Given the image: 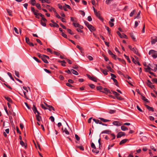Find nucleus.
Segmentation results:
<instances>
[{
    "instance_id": "e2e57ef3",
    "label": "nucleus",
    "mask_w": 157,
    "mask_h": 157,
    "mask_svg": "<svg viewBox=\"0 0 157 157\" xmlns=\"http://www.w3.org/2000/svg\"><path fill=\"white\" fill-rule=\"evenodd\" d=\"M93 120L94 121L96 124H98L99 123V120L98 119H93Z\"/></svg>"
},
{
    "instance_id": "4d7b16f0",
    "label": "nucleus",
    "mask_w": 157,
    "mask_h": 157,
    "mask_svg": "<svg viewBox=\"0 0 157 157\" xmlns=\"http://www.w3.org/2000/svg\"><path fill=\"white\" fill-rule=\"evenodd\" d=\"M75 138L76 140H77L78 141L79 140L80 138L78 136L77 134H75Z\"/></svg>"
},
{
    "instance_id": "7ed1b4c3",
    "label": "nucleus",
    "mask_w": 157,
    "mask_h": 157,
    "mask_svg": "<svg viewBox=\"0 0 157 157\" xmlns=\"http://www.w3.org/2000/svg\"><path fill=\"white\" fill-rule=\"evenodd\" d=\"M43 57H42L41 59L43 61V62L46 63H48V62L47 60V59H49V57L47 56L43 55Z\"/></svg>"
},
{
    "instance_id": "864d4df0",
    "label": "nucleus",
    "mask_w": 157,
    "mask_h": 157,
    "mask_svg": "<svg viewBox=\"0 0 157 157\" xmlns=\"http://www.w3.org/2000/svg\"><path fill=\"white\" fill-rule=\"evenodd\" d=\"M61 35L64 37L66 38H67V35L66 34H65L64 33L62 32V33Z\"/></svg>"
},
{
    "instance_id": "5701e85b",
    "label": "nucleus",
    "mask_w": 157,
    "mask_h": 157,
    "mask_svg": "<svg viewBox=\"0 0 157 157\" xmlns=\"http://www.w3.org/2000/svg\"><path fill=\"white\" fill-rule=\"evenodd\" d=\"M6 10L7 13H8L9 15L10 16H12V11L11 10L9 9H6Z\"/></svg>"
},
{
    "instance_id": "72a5a7b5",
    "label": "nucleus",
    "mask_w": 157,
    "mask_h": 157,
    "mask_svg": "<svg viewBox=\"0 0 157 157\" xmlns=\"http://www.w3.org/2000/svg\"><path fill=\"white\" fill-rule=\"evenodd\" d=\"M36 2L35 0H31V4L33 6H35L36 3Z\"/></svg>"
},
{
    "instance_id": "393cba45",
    "label": "nucleus",
    "mask_w": 157,
    "mask_h": 157,
    "mask_svg": "<svg viewBox=\"0 0 157 157\" xmlns=\"http://www.w3.org/2000/svg\"><path fill=\"white\" fill-rule=\"evenodd\" d=\"M96 89L97 90H99L101 92V91L103 90V87L101 86H97L96 87Z\"/></svg>"
},
{
    "instance_id": "20e7f679",
    "label": "nucleus",
    "mask_w": 157,
    "mask_h": 157,
    "mask_svg": "<svg viewBox=\"0 0 157 157\" xmlns=\"http://www.w3.org/2000/svg\"><path fill=\"white\" fill-rule=\"evenodd\" d=\"M40 107L42 108H47V107H48V108H54V107L52 105H48L47 103L44 102V104L41 103L40 104Z\"/></svg>"
},
{
    "instance_id": "2eb2a0df",
    "label": "nucleus",
    "mask_w": 157,
    "mask_h": 157,
    "mask_svg": "<svg viewBox=\"0 0 157 157\" xmlns=\"http://www.w3.org/2000/svg\"><path fill=\"white\" fill-rule=\"evenodd\" d=\"M132 51L133 52L135 53L137 55H139V54L138 53V50L135 47L133 48V49H132Z\"/></svg>"
},
{
    "instance_id": "dca6fc26",
    "label": "nucleus",
    "mask_w": 157,
    "mask_h": 157,
    "mask_svg": "<svg viewBox=\"0 0 157 157\" xmlns=\"http://www.w3.org/2000/svg\"><path fill=\"white\" fill-rule=\"evenodd\" d=\"M113 124L114 125L117 126H119L121 125V124L119 123V121H115L113 122Z\"/></svg>"
},
{
    "instance_id": "09e8293b",
    "label": "nucleus",
    "mask_w": 157,
    "mask_h": 157,
    "mask_svg": "<svg viewBox=\"0 0 157 157\" xmlns=\"http://www.w3.org/2000/svg\"><path fill=\"white\" fill-rule=\"evenodd\" d=\"M40 24L42 26H46V24L45 22H43L42 20H41L40 21Z\"/></svg>"
},
{
    "instance_id": "0e129e2a",
    "label": "nucleus",
    "mask_w": 157,
    "mask_h": 157,
    "mask_svg": "<svg viewBox=\"0 0 157 157\" xmlns=\"http://www.w3.org/2000/svg\"><path fill=\"white\" fill-rule=\"evenodd\" d=\"M105 28L108 31V33H110L111 30L109 29V28L107 26H105Z\"/></svg>"
},
{
    "instance_id": "603ef678",
    "label": "nucleus",
    "mask_w": 157,
    "mask_h": 157,
    "mask_svg": "<svg viewBox=\"0 0 157 157\" xmlns=\"http://www.w3.org/2000/svg\"><path fill=\"white\" fill-rule=\"evenodd\" d=\"M58 6L60 9L62 10L63 9V7L60 4H58Z\"/></svg>"
},
{
    "instance_id": "f3484780",
    "label": "nucleus",
    "mask_w": 157,
    "mask_h": 157,
    "mask_svg": "<svg viewBox=\"0 0 157 157\" xmlns=\"http://www.w3.org/2000/svg\"><path fill=\"white\" fill-rule=\"evenodd\" d=\"M111 132V131L110 130H106L104 131H103L101 133H106L107 134H109Z\"/></svg>"
},
{
    "instance_id": "a18cd8bd",
    "label": "nucleus",
    "mask_w": 157,
    "mask_h": 157,
    "mask_svg": "<svg viewBox=\"0 0 157 157\" xmlns=\"http://www.w3.org/2000/svg\"><path fill=\"white\" fill-rule=\"evenodd\" d=\"M64 132L67 135H69V132L68 131V130L66 128H65Z\"/></svg>"
},
{
    "instance_id": "774afa93",
    "label": "nucleus",
    "mask_w": 157,
    "mask_h": 157,
    "mask_svg": "<svg viewBox=\"0 0 157 157\" xmlns=\"http://www.w3.org/2000/svg\"><path fill=\"white\" fill-rule=\"evenodd\" d=\"M44 70L47 73L50 74L51 73V71H49V70H48L47 69L44 68Z\"/></svg>"
},
{
    "instance_id": "f704fd0d",
    "label": "nucleus",
    "mask_w": 157,
    "mask_h": 157,
    "mask_svg": "<svg viewBox=\"0 0 157 157\" xmlns=\"http://www.w3.org/2000/svg\"><path fill=\"white\" fill-rule=\"evenodd\" d=\"M136 11L135 10H132L130 14V16L131 17H132L135 13V12Z\"/></svg>"
},
{
    "instance_id": "49530a36",
    "label": "nucleus",
    "mask_w": 157,
    "mask_h": 157,
    "mask_svg": "<svg viewBox=\"0 0 157 157\" xmlns=\"http://www.w3.org/2000/svg\"><path fill=\"white\" fill-rule=\"evenodd\" d=\"M25 39V41H26V43L27 44H29L30 41H29V38L26 37Z\"/></svg>"
},
{
    "instance_id": "6ab92c4d",
    "label": "nucleus",
    "mask_w": 157,
    "mask_h": 157,
    "mask_svg": "<svg viewBox=\"0 0 157 157\" xmlns=\"http://www.w3.org/2000/svg\"><path fill=\"white\" fill-rule=\"evenodd\" d=\"M36 120L38 121H40L42 119L40 115H36Z\"/></svg>"
},
{
    "instance_id": "338daca9",
    "label": "nucleus",
    "mask_w": 157,
    "mask_h": 157,
    "mask_svg": "<svg viewBox=\"0 0 157 157\" xmlns=\"http://www.w3.org/2000/svg\"><path fill=\"white\" fill-rule=\"evenodd\" d=\"M37 56L40 58H42L43 56V55H41L39 53H37Z\"/></svg>"
},
{
    "instance_id": "2f4dec72",
    "label": "nucleus",
    "mask_w": 157,
    "mask_h": 157,
    "mask_svg": "<svg viewBox=\"0 0 157 157\" xmlns=\"http://www.w3.org/2000/svg\"><path fill=\"white\" fill-rule=\"evenodd\" d=\"M5 110L7 114L8 115H9V113H10V114L11 113H12L10 111V110L9 109L8 110V109H4Z\"/></svg>"
},
{
    "instance_id": "bf43d9fd",
    "label": "nucleus",
    "mask_w": 157,
    "mask_h": 157,
    "mask_svg": "<svg viewBox=\"0 0 157 157\" xmlns=\"http://www.w3.org/2000/svg\"><path fill=\"white\" fill-rule=\"evenodd\" d=\"M92 151L94 153H95L96 154H97L99 152V151L98 150H96L94 149H93L92 150Z\"/></svg>"
},
{
    "instance_id": "8fccbe9b",
    "label": "nucleus",
    "mask_w": 157,
    "mask_h": 157,
    "mask_svg": "<svg viewBox=\"0 0 157 157\" xmlns=\"http://www.w3.org/2000/svg\"><path fill=\"white\" fill-rule=\"evenodd\" d=\"M76 147L78 148L80 150H81L82 151H83L84 150V147L82 146H76Z\"/></svg>"
},
{
    "instance_id": "cd10ccee",
    "label": "nucleus",
    "mask_w": 157,
    "mask_h": 157,
    "mask_svg": "<svg viewBox=\"0 0 157 157\" xmlns=\"http://www.w3.org/2000/svg\"><path fill=\"white\" fill-rule=\"evenodd\" d=\"M106 68L112 72H113L114 70L111 68L110 66H108L106 67Z\"/></svg>"
},
{
    "instance_id": "f8f14e48",
    "label": "nucleus",
    "mask_w": 157,
    "mask_h": 157,
    "mask_svg": "<svg viewBox=\"0 0 157 157\" xmlns=\"http://www.w3.org/2000/svg\"><path fill=\"white\" fill-rule=\"evenodd\" d=\"M151 42L152 44H155L157 42V36L156 37L155 39H153L151 37Z\"/></svg>"
},
{
    "instance_id": "3c124183",
    "label": "nucleus",
    "mask_w": 157,
    "mask_h": 157,
    "mask_svg": "<svg viewBox=\"0 0 157 157\" xmlns=\"http://www.w3.org/2000/svg\"><path fill=\"white\" fill-rule=\"evenodd\" d=\"M73 24L75 27H78V25H79V24L78 23H76L74 22L73 23Z\"/></svg>"
},
{
    "instance_id": "e433bc0d",
    "label": "nucleus",
    "mask_w": 157,
    "mask_h": 157,
    "mask_svg": "<svg viewBox=\"0 0 157 157\" xmlns=\"http://www.w3.org/2000/svg\"><path fill=\"white\" fill-rule=\"evenodd\" d=\"M6 99L9 102H12V99L8 97H5Z\"/></svg>"
},
{
    "instance_id": "1a4fd4ad",
    "label": "nucleus",
    "mask_w": 157,
    "mask_h": 157,
    "mask_svg": "<svg viewBox=\"0 0 157 157\" xmlns=\"http://www.w3.org/2000/svg\"><path fill=\"white\" fill-rule=\"evenodd\" d=\"M125 133L123 132H118L117 135V138H119L121 137L122 136H125Z\"/></svg>"
},
{
    "instance_id": "39448f33",
    "label": "nucleus",
    "mask_w": 157,
    "mask_h": 157,
    "mask_svg": "<svg viewBox=\"0 0 157 157\" xmlns=\"http://www.w3.org/2000/svg\"><path fill=\"white\" fill-rule=\"evenodd\" d=\"M94 13L95 15L100 20L103 21V19L101 16V15L99 13V11L97 12V11H94Z\"/></svg>"
},
{
    "instance_id": "5fc2aeb1",
    "label": "nucleus",
    "mask_w": 157,
    "mask_h": 157,
    "mask_svg": "<svg viewBox=\"0 0 157 157\" xmlns=\"http://www.w3.org/2000/svg\"><path fill=\"white\" fill-rule=\"evenodd\" d=\"M49 119L52 122H53L54 121V120H55L54 118L52 116H51L49 118Z\"/></svg>"
},
{
    "instance_id": "6e6d98bb",
    "label": "nucleus",
    "mask_w": 157,
    "mask_h": 157,
    "mask_svg": "<svg viewBox=\"0 0 157 157\" xmlns=\"http://www.w3.org/2000/svg\"><path fill=\"white\" fill-rule=\"evenodd\" d=\"M53 27H56V28H58L59 27V25L57 24L55 22L53 24Z\"/></svg>"
},
{
    "instance_id": "9b49d317",
    "label": "nucleus",
    "mask_w": 157,
    "mask_h": 157,
    "mask_svg": "<svg viewBox=\"0 0 157 157\" xmlns=\"http://www.w3.org/2000/svg\"><path fill=\"white\" fill-rule=\"evenodd\" d=\"M88 29L90 30L92 32V31H95L96 30V29L92 25H90L89 27H88Z\"/></svg>"
},
{
    "instance_id": "680f3d73",
    "label": "nucleus",
    "mask_w": 157,
    "mask_h": 157,
    "mask_svg": "<svg viewBox=\"0 0 157 157\" xmlns=\"http://www.w3.org/2000/svg\"><path fill=\"white\" fill-rule=\"evenodd\" d=\"M152 81L156 83H157V78H154L152 79Z\"/></svg>"
},
{
    "instance_id": "c9c22d12",
    "label": "nucleus",
    "mask_w": 157,
    "mask_h": 157,
    "mask_svg": "<svg viewBox=\"0 0 157 157\" xmlns=\"http://www.w3.org/2000/svg\"><path fill=\"white\" fill-rule=\"evenodd\" d=\"M8 75L10 76V78L11 79H12L13 81H14V79L13 78L12 76V75L11 74L10 72H8L7 73Z\"/></svg>"
},
{
    "instance_id": "a211bd4d",
    "label": "nucleus",
    "mask_w": 157,
    "mask_h": 157,
    "mask_svg": "<svg viewBox=\"0 0 157 157\" xmlns=\"http://www.w3.org/2000/svg\"><path fill=\"white\" fill-rule=\"evenodd\" d=\"M111 79L115 83V85L118 87L119 86L118 85V82L117 81L116 79L113 77H111Z\"/></svg>"
},
{
    "instance_id": "c03bdc74",
    "label": "nucleus",
    "mask_w": 157,
    "mask_h": 157,
    "mask_svg": "<svg viewBox=\"0 0 157 157\" xmlns=\"http://www.w3.org/2000/svg\"><path fill=\"white\" fill-rule=\"evenodd\" d=\"M15 75L17 76V77L18 78H19V72L17 71H15Z\"/></svg>"
},
{
    "instance_id": "4c0bfd02",
    "label": "nucleus",
    "mask_w": 157,
    "mask_h": 157,
    "mask_svg": "<svg viewBox=\"0 0 157 157\" xmlns=\"http://www.w3.org/2000/svg\"><path fill=\"white\" fill-rule=\"evenodd\" d=\"M33 58L38 63H40L41 62V61L39 60L36 57H33Z\"/></svg>"
},
{
    "instance_id": "052dcab7",
    "label": "nucleus",
    "mask_w": 157,
    "mask_h": 157,
    "mask_svg": "<svg viewBox=\"0 0 157 157\" xmlns=\"http://www.w3.org/2000/svg\"><path fill=\"white\" fill-rule=\"evenodd\" d=\"M111 56L112 57V58H113L114 59H117V56H116L115 54H113V55L112 56Z\"/></svg>"
},
{
    "instance_id": "473e14b6",
    "label": "nucleus",
    "mask_w": 157,
    "mask_h": 157,
    "mask_svg": "<svg viewBox=\"0 0 157 157\" xmlns=\"http://www.w3.org/2000/svg\"><path fill=\"white\" fill-rule=\"evenodd\" d=\"M113 0H106L105 1L107 5H109L110 4L111 2L113 1Z\"/></svg>"
},
{
    "instance_id": "412c9836",
    "label": "nucleus",
    "mask_w": 157,
    "mask_h": 157,
    "mask_svg": "<svg viewBox=\"0 0 157 157\" xmlns=\"http://www.w3.org/2000/svg\"><path fill=\"white\" fill-rule=\"evenodd\" d=\"M130 35L132 39L133 40V41H136V38L133 35V34L132 33H130Z\"/></svg>"
},
{
    "instance_id": "c85d7f7f",
    "label": "nucleus",
    "mask_w": 157,
    "mask_h": 157,
    "mask_svg": "<svg viewBox=\"0 0 157 157\" xmlns=\"http://www.w3.org/2000/svg\"><path fill=\"white\" fill-rule=\"evenodd\" d=\"M36 7L39 10H41V7L40 6V4L39 3H37L35 5Z\"/></svg>"
},
{
    "instance_id": "13d9d810",
    "label": "nucleus",
    "mask_w": 157,
    "mask_h": 157,
    "mask_svg": "<svg viewBox=\"0 0 157 157\" xmlns=\"http://www.w3.org/2000/svg\"><path fill=\"white\" fill-rule=\"evenodd\" d=\"M142 99L144 100V101L147 102H148V100L147 98H146L144 96H142Z\"/></svg>"
},
{
    "instance_id": "37998d69",
    "label": "nucleus",
    "mask_w": 157,
    "mask_h": 157,
    "mask_svg": "<svg viewBox=\"0 0 157 157\" xmlns=\"http://www.w3.org/2000/svg\"><path fill=\"white\" fill-rule=\"evenodd\" d=\"M53 53L55 55L58 56H59L60 55V54L59 52L55 51L53 52Z\"/></svg>"
},
{
    "instance_id": "79ce46f5",
    "label": "nucleus",
    "mask_w": 157,
    "mask_h": 157,
    "mask_svg": "<svg viewBox=\"0 0 157 157\" xmlns=\"http://www.w3.org/2000/svg\"><path fill=\"white\" fill-rule=\"evenodd\" d=\"M84 23L87 28L88 27H89L90 25H91L90 24H89V23L87 21H84Z\"/></svg>"
},
{
    "instance_id": "58836bf2",
    "label": "nucleus",
    "mask_w": 157,
    "mask_h": 157,
    "mask_svg": "<svg viewBox=\"0 0 157 157\" xmlns=\"http://www.w3.org/2000/svg\"><path fill=\"white\" fill-rule=\"evenodd\" d=\"M88 85L92 89H94L95 87V86L93 84H88Z\"/></svg>"
},
{
    "instance_id": "4468645a",
    "label": "nucleus",
    "mask_w": 157,
    "mask_h": 157,
    "mask_svg": "<svg viewBox=\"0 0 157 157\" xmlns=\"http://www.w3.org/2000/svg\"><path fill=\"white\" fill-rule=\"evenodd\" d=\"M128 140L127 139H125L122 140L119 143V145H121L125 143Z\"/></svg>"
},
{
    "instance_id": "f03ea898",
    "label": "nucleus",
    "mask_w": 157,
    "mask_h": 157,
    "mask_svg": "<svg viewBox=\"0 0 157 157\" xmlns=\"http://www.w3.org/2000/svg\"><path fill=\"white\" fill-rule=\"evenodd\" d=\"M111 91L117 99L119 100H122L123 99V98L119 96L120 94H118L116 92L113 90H112Z\"/></svg>"
},
{
    "instance_id": "7c9ffc66",
    "label": "nucleus",
    "mask_w": 157,
    "mask_h": 157,
    "mask_svg": "<svg viewBox=\"0 0 157 157\" xmlns=\"http://www.w3.org/2000/svg\"><path fill=\"white\" fill-rule=\"evenodd\" d=\"M67 32L70 34L73 35L74 34L73 32H72V31L70 29H67Z\"/></svg>"
},
{
    "instance_id": "c756f323",
    "label": "nucleus",
    "mask_w": 157,
    "mask_h": 157,
    "mask_svg": "<svg viewBox=\"0 0 157 157\" xmlns=\"http://www.w3.org/2000/svg\"><path fill=\"white\" fill-rule=\"evenodd\" d=\"M35 146L37 148V147L40 150H41V148L40 146V144H39L37 143V144H36L35 143H34Z\"/></svg>"
},
{
    "instance_id": "6e6552de",
    "label": "nucleus",
    "mask_w": 157,
    "mask_h": 157,
    "mask_svg": "<svg viewBox=\"0 0 157 157\" xmlns=\"http://www.w3.org/2000/svg\"><path fill=\"white\" fill-rule=\"evenodd\" d=\"M87 77L89 78L91 80L94 81L95 82H97V78L94 77H91L90 75L88 74H87Z\"/></svg>"
},
{
    "instance_id": "9d476101",
    "label": "nucleus",
    "mask_w": 157,
    "mask_h": 157,
    "mask_svg": "<svg viewBox=\"0 0 157 157\" xmlns=\"http://www.w3.org/2000/svg\"><path fill=\"white\" fill-rule=\"evenodd\" d=\"M101 92L106 94L108 93H111L110 92V91L107 88H103L102 90L101 91Z\"/></svg>"
},
{
    "instance_id": "423d86ee",
    "label": "nucleus",
    "mask_w": 157,
    "mask_h": 157,
    "mask_svg": "<svg viewBox=\"0 0 157 157\" xmlns=\"http://www.w3.org/2000/svg\"><path fill=\"white\" fill-rule=\"evenodd\" d=\"M145 71L149 72L150 74L151 75H152L155 76V74L152 72H151L150 71V70H151V68L149 67V66H147V68H145Z\"/></svg>"
},
{
    "instance_id": "ea45409f",
    "label": "nucleus",
    "mask_w": 157,
    "mask_h": 157,
    "mask_svg": "<svg viewBox=\"0 0 157 157\" xmlns=\"http://www.w3.org/2000/svg\"><path fill=\"white\" fill-rule=\"evenodd\" d=\"M91 147L93 149H96V147L95 146V145L93 143H91Z\"/></svg>"
},
{
    "instance_id": "aec40b11",
    "label": "nucleus",
    "mask_w": 157,
    "mask_h": 157,
    "mask_svg": "<svg viewBox=\"0 0 157 157\" xmlns=\"http://www.w3.org/2000/svg\"><path fill=\"white\" fill-rule=\"evenodd\" d=\"M71 71L72 73L74 75H78V72L73 69H71Z\"/></svg>"
},
{
    "instance_id": "b1692460",
    "label": "nucleus",
    "mask_w": 157,
    "mask_h": 157,
    "mask_svg": "<svg viewBox=\"0 0 157 157\" xmlns=\"http://www.w3.org/2000/svg\"><path fill=\"white\" fill-rule=\"evenodd\" d=\"M101 71L103 73V74L105 75H107L108 74V73L107 72V71L104 70L102 68L100 69Z\"/></svg>"
},
{
    "instance_id": "69168bd1",
    "label": "nucleus",
    "mask_w": 157,
    "mask_h": 157,
    "mask_svg": "<svg viewBox=\"0 0 157 157\" xmlns=\"http://www.w3.org/2000/svg\"><path fill=\"white\" fill-rule=\"evenodd\" d=\"M47 51L48 52H50L51 53V54H52L53 53V52H52V50L49 48H48L47 49Z\"/></svg>"
},
{
    "instance_id": "bb28decb",
    "label": "nucleus",
    "mask_w": 157,
    "mask_h": 157,
    "mask_svg": "<svg viewBox=\"0 0 157 157\" xmlns=\"http://www.w3.org/2000/svg\"><path fill=\"white\" fill-rule=\"evenodd\" d=\"M124 56L125 57V58L127 59L128 62L130 63L131 62V61L129 58V57L128 56H126L125 54L124 55Z\"/></svg>"
},
{
    "instance_id": "4be33fe9",
    "label": "nucleus",
    "mask_w": 157,
    "mask_h": 157,
    "mask_svg": "<svg viewBox=\"0 0 157 157\" xmlns=\"http://www.w3.org/2000/svg\"><path fill=\"white\" fill-rule=\"evenodd\" d=\"M99 119H100L101 121H102L104 122H109L110 121V120H109L105 119L99 117L98 118Z\"/></svg>"
},
{
    "instance_id": "a878e982",
    "label": "nucleus",
    "mask_w": 157,
    "mask_h": 157,
    "mask_svg": "<svg viewBox=\"0 0 157 157\" xmlns=\"http://www.w3.org/2000/svg\"><path fill=\"white\" fill-rule=\"evenodd\" d=\"M121 128L122 131H125L126 130H128V128L124 125L122 126L121 127Z\"/></svg>"
},
{
    "instance_id": "ddd939ff",
    "label": "nucleus",
    "mask_w": 157,
    "mask_h": 157,
    "mask_svg": "<svg viewBox=\"0 0 157 157\" xmlns=\"http://www.w3.org/2000/svg\"><path fill=\"white\" fill-rule=\"evenodd\" d=\"M32 109L36 115H40V113L37 109Z\"/></svg>"
},
{
    "instance_id": "f257e3e1",
    "label": "nucleus",
    "mask_w": 157,
    "mask_h": 157,
    "mask_svg": "<svg viewBox=\"0 0 157 157\" xmlns=\"http://www.w3.org/2000/svg\"><path fill=\"white\" fill-rule=\"evenodd\" d=\"M148 54L149 55H151L154 59H156L157 57V52L153 50H150Z\"/></svg>"
},
{
    "instance_id": "a19ab883",
    "label": "nucleus",
    "mask_w": 157,
    "mask_h": 157,
    "mask_svg": "<svg viewBox=\"0 0 157 157\" xmlns=\"http://www.w3.org/2000/svg\"><path fill=\"white\" fill-rule=\"evenodd\" d=\"M116 110H112L111 109L109 110V113L110 114H113L114 113H115L116 112Z\"/></svg>"
},
{
    "instance_id": "de8ad7c7",
    "label": "nucleus",
    "mask_w": 157,
    "mask_h": 157,
    "mask_svg": "<svg viewBox=\"0 0 157 157\" xmlns=\"http://www.w3.org/2000/svg\"><path fill=\"white\" fill-rule=\"evenodd\" d=\"M132 62H133L134 63H135V64H137V63L138 61L136 60L133 57H132Z\"/></svg>"
},
{
    "instance_id": "0eeeda50",
    "label": "nucleus",
    "mask_w": 157,
    "mask_h": 157,
    "mask_svg": "<svg viewBox=\"0 0 157 157\" xmlns=\"http://www.w3.org/2000/svg\"><path fill=\"white\" fill-rule=\"evenodd\" d=\"M148 83H147V86L152 89H155L154 85H151L152 84V82L149 80H147Z\"/></svg>"
}]
</instances>
